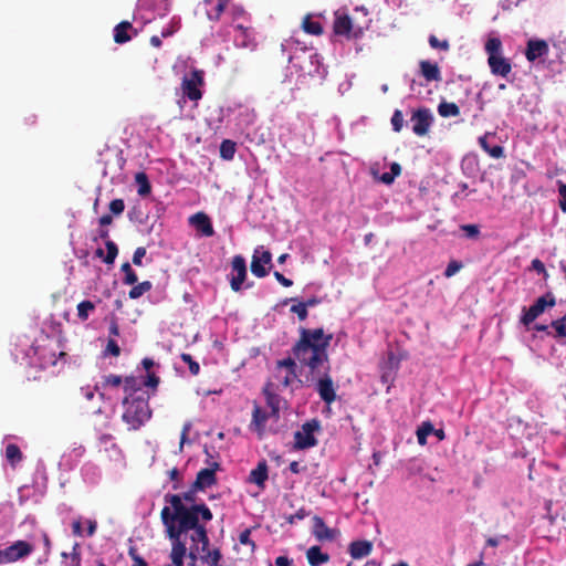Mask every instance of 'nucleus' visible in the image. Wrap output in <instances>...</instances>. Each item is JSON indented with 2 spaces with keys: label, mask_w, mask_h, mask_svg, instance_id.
I'll return each mask as SVG.
<instances>
[{
  "label": "nucleus",
  "mask_w": 566,
  "mask_h": 566,
  "mask_svg": "<svg viewBox=\"0 0 566 566\" xmlns=\"http://www.w3.org/2000/svg\"><path fill=\"white\" fill-rule=\"evenodd\" d=\"M502 43L497 38H490L485 44V51L489 56H496L501 54Z\"/></svg>",
  "instance_id": "a19ab883"
},
{
  "label": "nucleus",
  "mask_w": 566,
  "mask_h": 566,
  "mask_svg": "<svg viewBox=\"0 0 566 566\" xmlns=\"http://www.w3.org/2000/svg\"><path fill=\"white\" fill-rule=\"evenodd\" d=\"M371 172L375 178H377L379 181H381L386 185H391L395 180L394 175H391L390 172H385L382 175H378L375 169H373Z\"/></svg>",
  "instance_id": "4d7b16f0"
},
{
  "label": "nucleus",
  "mask_w": 566,
  "mask_h": 566,
  "mask_svg": "<svg viewBox=\"0 0 566 566\" xmlns=\"http://www.w3.org/2000/svg\"><path fill=\"white\" fill-rule=\"evenodd\" d=\"M461 230L465 233L468 238L475 239L480 234V229L475 224H464L461 227Z\"/></svg>",
  "instance_id": "3c124183"
},
{
  "label": "nucleus",
  "mask_w": 566,
  "mask_h": 566,
  "mask_svg": "<svg viewBox=\"0 0 566 566\" xmlns=\"http://www.w3.org/2000/svg\"><path fill=\"white\" fill-rule=\"evenodd\" d=\"M6 459L13 469L17 467L19 462L22 461L23 454L18 444L9 443L6 447Z\"/></svg>",
  "instance_id": "cd10ccee"
},
{
  "label": "nucleus",
  "mask_w": 566,
  "mask_h": 566,
  "mask_svg": "<svg viewBox=\"0 0 566 566\" xmlns=\"http://www.w3.org/2000/svg\"><path fill=\"white\" fill-rule=\"evenodd\" d=\"M433 116L429 109H418L411 117L412 130L418 136H423L429 132Z\"/></svg>",
  "instance_id": "9b49d317"
},
{
  "label": "nucleus",
  "mask_w": 566,
  "mask_h": 566,
  "mask_svg": "<svg viewBox=\"0 0 566 566\" xmlns=\"http://www.w3.org/2000/svg\"><path fill=\"white\" fill-rule=\"evenodd\" d=\"M128 555L134 562L132 566H147L145 559L137 553L136 547L130 546L128 549Z\"/></svg>",
  "instance_id": "de8ad7c7"
},
{
  "label": "nucleus",
  "mask_w": 566,
  "mask_h": 566,
  "mask_svg": "<svg viewBox=\"0 0 566 566\" xmlns=\"http://www.w3.org/2000/svg\"><path fill=\"white\" fill-rule=\"evenodd\" d=\"M105 247L107 250L106 256L104 258V262L107 264H113L117 254H118V248L115 242L112 240L105 241Z\"/></svg>",
  "instance_id": "79ce46f5"
},
{
  "label": "nucleus",
  "mask_w": 566,
  "mask_h": 566,
  "mask_svg": "<svg viewBox=\"0 0 566 566\" xmlns=\"http://www.w3.org/2000/svg\"><path fill=\"white\" fill-rule=\"evenodd\" d=\"M94 310H95V304L92 301H88V300L82 301L77 304V317L82 322H85L88 318L90 314L92 312H94Z\"/></svg>",
  "instance_id": "72a5a7b5"
},
{
  "label": "nucleus",
  "mask_w": 566,
  "mask_h": 566,
  "mask_svg": "<svg viewBox=\"0 0 566 566\" xmlns=\"http://www.w3.org/2000/svg\"><path fill=\"white\" fill-rule=\"evenodd\" d=\"M250 534H251V531L250 530H244L240 536H239V542L242 544V545H250L252 549L255 548V543L250 538Z\"/></svg>",
  "instance_id": "864d4df0"
},
{
  "label": "nucleus",
  "mask_w": 566,
  "mask_h": 566,
  "mask_svg": "<svg viewBox=\"0 0 566 566\" xmlns=\"http://www.w3.org/2000/svg\"><path fill=\"white\" fill-rule=\"evenodd\" d=\"M221 557L222 556L219 548L207 551V554L201 555V559L210 566H219Z\"/></svg>",
  "instance_id": "58836bf2"
},
{
  "label": "nucleus",
  "mask_w": 566,
  "mask_h": 566,
  "mask_svg": "<svg viewBox=\"0 0 566 566\" xmlns=\"http://www.w3.org/2000/svg\"><path fill=\"white\" fill-rule=\"evenodd\" d=\"M247 277L245 259L242 255H234L231 261V279L230 286L234 292L242 289V284Z\"/></svg>",
  "instance_id": "6e6552de"
},
{
  "label": "nucleus",
  "mask_w": 566,
  "mask_h": 566,
  "mask_svg": "<svg viewBox=\"0 0 566 566\" xmlns=\"http://www.w3.org/2000/svg\"><path fill=\"white\" fill-rule=\"evenodd\" d=\"M124 412L122 420L128 426L129 430H138L151 418L148 396H129L123 400Z\"/></svg>",
  "instance_id": "7ed1b4c3"
},
{
  "label": "nucleus",
  "mask_w": 566,
  "mask_h": 566,
  "mask_svg": "<svg viewBox=\"0 0 566 566\" xmlns=\"http://www.w3.org/2000/svg\"><path fill=\"white\" fill-rule=\"evenodd\" d=\"M269 468L265 460L258 463L256 468L250 472L249 481L256 484L260 488L264 486L265 481L269 478Z\"/></svg>",
  "instance_id": "aec40b11"
},
{
  "label": "nucleus",
  "mask_w": 566,
  "mask_h": 566,
  "mask_svg": "<svg viewBox=\"0 0 566 566\" xmlns=\"http://www.w3.org/2000/svg\"><path fill=\"white\" fill-rule=\"evenodd\" d=\"M401 358L394 353H389L386 361L381 366V381L387 385V389L394 382L399 369Z\"/></svg>",
  "instance_id": "f8f14e48"
},
{
  "label": "nucleus",
  "mask_w": 566,
  "mask_h": 566,
  "mask_svg": "<svg viewBox=\"0 0 566 566\" xmlns=\"http://www.w3.org/2000/svg\"><path fill=\"white\" fill-rule=\"evenodd\" d=\"M488 62L492 73L494 74L506 76L511 72V64L501 54L496 56H489Z\"/></svg>",
  "instance_id": "412c9836"
},
{
  "label": "nucleus",
  "mask_w": 566,
  "mask_h": 566,
  "mask_svg": "<svg viewBox=\"0 0 566 566\" xmlns=\"http://www.w3.org/2000/svg\"><path fill=\"white\" fill-rule=\"evenodd\" d=\"M438 113L442 117H455L460 114V108L455 103L442 102L438 106Z\"/></svg>",
  "instance_id": "7c9ffc66"
},
{
  "label": "nucleus",
  "mask_w": 566,
  "mask_h": 566,
  "mask_svg": "<svg viewBox=\"0 0 566 566\" xmlns=\"http://www.w3.org/2000/svg\"><path fill=\"white\" fill-rule=\"evenodd\" d=\"M552 325L558 336H566V314L560 319L554 321Z\"/></svg>",
  "instance_id": "09e8293b"
},
{
  "label": "nucleus",
  "mask_w": 566,
  "mask_h": 566,
  "mask_svg": "<svg viewBox=\"0 0 566 566\" xmlns=\"http://www.w3.org/2000/svg\"><path fill=\"white\" fill-rule=\"evenodd\" d=\"M308 515V513L304 509H300L295 514H292L287 517V522L290 524L295 523L296 520H303Z\"/></svg>",
  "instance_id": "0e129e2a"
},
{
  "label": "nucleus",
  "mask_w": 566,
  "mask_h": 566,
  "mask_svg": "<svg viewBox=\"0 0 566 566\" xmlns=\"http://www.w3.org/2000/svg\"><path fill=\"white\" fill-rule=\"evenodd\" d=\"M220 469V463L212 462L209 468L201 469L196 476L193 484L195 489L200 491L212 486L217 483L216 471Z\"/></svg>",
  "instance_id": "9d476101"
},
{
  "label": "nucleus",
  "mask_w": 566,
  "mask_h": 566,
  "mask_svg": "<svg viewBox=\"0 0 566 566\" xmlns=\"http://www.w3.org/2000/svg\"><path fill=\"white\" fill-rule=\"evenodd\" d=\"M486 153L493 158H501L503 156V148L501 146L489 147Z\"/></svg>",
  "instance_id": "338daca9"
},
{
  "label": "nucleus",
  "mask_w": 566,
  "mask_h": 566,
  "mask_svg": "<svg viewBox=\"0 0 566 566\" xmlns=\"http://www.w3.org/2000/svg\"><path fill=\"white\" fill-rule=\"evenodd\" d=\"M237 29L241 32V34L235 38L237 44L242 48L254 49L256 43L253 38H250L249 29L243 28L241 24L237 25Z\"/></svg>",
  "instance_id": "c85d7f7f"
},
{
  "label": "nucleus",
  "mask_w": 566,
  "mask_h": 566,
  "mask_svg": "<svg viewBox=\"0 0 566 566\" xmlns=\"http://www.w3.org/2000/svg\"><path fill=\"white\" fill-rule=\"evenodd\" d=\"M123 384L125 392L139 390V387H136V379L134 377H126Z\"/></svg>",
  "instance_id": "680f3d73"
},
{
  "label": "nucleus",
  "mask_w": 566,
  "mask_h": 566,
  "mask_svg": "<svg viewBox=\"0 0 566 566\" xmlns=\"http://www.w3.org/2000/svg\"><path fill=\"white\" fill-rule=\"evenodd\" d=\"M101 389H105L107 387L117 388L123 384V378L118 375H106L103 377L102 381L98 382Z\"/></svg>",
  "instance_id": "4c0bfd02"
},
{
  "label": "nucleus",
  "mask_w": 566,
  "mask_h": 566,
  "mask_svg": "<svg viewBox=\"0 0 566 566\" xmlns=\"http://www.w3.org/2000/svg\"><path fill=\"white\" fill-rule=\"evenodd\" d=\"M71 566H81V553L78 551V544L73 546V551L70 554Z\"/></svg>",
  "instance_id": "052dcab7"
},
{
  "label": "nucleus",
  "mask_w": 566,
  "mask_h": 566,
  "mask_svg": "<svg viewBox=\"0 0 566 566\" xmlns=\"http://www.w3.org/2000/svg\"><path fill=\"white\" fill-rule=\"evenodd\" d=\"M106 353L117 357L120 354V348L115 339L109 338L106 346Z\"/></svg>",
  "instance_id": "5fc2aeb1"
},
{
  "label": "nucleus",
  "mask_w": 566,
  "mask_h": 566,
  "mask_svg": "<svg viewBox=\"0 0 566 566\" xmlns=\"http://www.w3.org/2000/svg\"><path fill=\"white\" fill-rule=\"evenodd\" d=\"M39 355L43 366H56L59 359L63 360L64 364L67 357V354L63 350H60L59 355H56V348L50 346L42 347Z\"/></svg>",
  "instance_id": "a211bd4d"
},
{
  "label": "nucleus",
  "mask_w": 566,
  "mask_h": 566,
  "mask_svg": "<svg viewBox=\"0 0 566 566\" xmlns=\"http://www.w3.org/2000/svg\"><path fill=\"white\" fill-rule=\"evenodd\" d=\"M203 72L193 70L190 76H185L181 83V90L185 96L190 101L197 102L202 97L200 86L203 85Z\"/></svg>",
  "instance_id": "0eeeda50"
},
{
  "label": "nucleus",
  "mask_w": 566,
  "mask_h": 566,
  "mask_svg": "<svg viewBox=\"0 0 566 566\" xmlns=\"http://www.w3.org/2000/svg\"><path fill=\"white\" fill-rule=\"evenodd\" d=\"M235 150V143L230 139H224L220 145V157L224 160H231L234 157Z\"/></svg>",
  "instance_id": "2f4dec72"
},
{
  "label": "nucleus",
  "mask_w": 566,
  "mask_h": 566,
  "mask_svg": "<svg viewBox=\"0 0 566 566\" xmlns=\"http://www.w3.org/2000/svg\"><path fill=\"white\" fill-rule=\"evenodd\" d=\"M193 484L190 490L180 494L167 493L164 501L169 504L163 507L160 520L165 526L166 536L171 542L170 558L174 566H184V558L187 555L186 542L182 535L189 533L198 523L210 522L213 517L211 510L205 503H196Z\"/></svg>",
  "instance_id": "f257e3e1"
},
{
  "label": "nucleus",
  "mask_w": 566,
  "mask_h": 566,
  "mask_svg": "<svg viewBox=\"0 0 566 566\" xmlns=\"http://www.w3.org/2000/svg\"><path fill=\"white\" fill-rule=\"evenodd\" d=\"M558 192L560 197L559 206L560 209L566 212V185L558 181Z\"/></svg>",
  "instance_id": "bf43d9fd"
},
{
  "label": "nucleus",
  "mask_w": 566,
  "mask_h": 566,
  "mask_svg": "<svg viewBox=\"0 0 566 566\" xmlns=\"http://www.w3.org/2000/svg\"><path fill=\"white\" fill-rule=\"evenodd\" d=\"M313 534L318 541H331L334 538L332 530L317 515L313 517Z\"/></svg>",
  "instance_id": "4be33fe9"
},
{
  "label": "nucleus",
  "mask_w": 566,
  "mask_h": 566,
  "mask_svg": "<svg viewBox=\"0 0 566 566\" xmlns=\"http://www.w3.org/2000/svg\"><path fill=\"white\" fill-rule=\"evenodd\" d=\"M276 566H291L292 559H290L287 556H279L275 559Z\"/></svg>",
  "instance_id": "774afa93"
},
{
  "label": "nucleus",
  "mask_w": 566,
  "mask_h": 566,
  "mask_svg": "<svg viewBox=\"0 0 566 566\" xmlns=\"http://www.w3.org/2000/svg\"><path fill=\"white\" fill-rule=\"evenodd\" d=\"M273 387L274 385L271 381H268L264 385L262 392L265 397L266 405L270 408V416L274 421H277L280 419L281 397L274 392Z\"/></svg>",
  "instance_id": "4468645a"
},
{
  "label": "nucleus",
  "mask_w": 566,
  "mask_h": 566,
  "mask_svg": "<svg viewBox=\"0 0 566 566\" xmlns=\"http://www.w3.org/2000/svg\"><path fill=\"white\" fill-rule=\"evenodd\" d=\"M555 305V297L551 294L539 297L534 305H532L522 317L524 325L531 324L536 319L547 307Z\"/></svg>",
  "instance_id": "1a4fd4ad"
},
{
  "label": "nucleus",
  "mask_w": 566,
  "mask_h": 566,
  "mask_svg": "<svg viewBox=\"0 0 566 566\" xmlns=\"http://www.w3.org/2000/svg\"><path fill=\"white\" fill-rule=\"evenodd\" d=\"M13 555L18 560L24 559L29 555H31L34 551V546L27 541H15L10 545Z\"/></svg>",
  "instance_id": "5701e85b"
},
{
  "label": "nucleus",
  "mask_w": 566,
  "mask_h": 566,
  "mask_svg": "<svg viewBox=\"0 0 566 566\" xmlns=\"http://www.w3.org/2000/svg\"><path fill=\"white\" fill-rule=\"evenodd\" d=\"M353 28V22L348 13L345 9H338L335 11V19L333 24V30L335 35H346L349 36V33Z\"/></svg>",
  "instance_id": "f3484780"
},
{
  "label": "nucleus",
  "mask_w": 566,
  "mask_h": 566,
  "mask_svg": "<svg viewBox=\"0 0 566 566\" xmlns=\"http://www.w3.org/2000/svg\"><path fill=\"white\" fill-rule=\"evenodd\" d=\"M548 53V44L544 40H530L526 49V59L530 62L544 56Z\"/></svg>",
  "instance_id": "6ab92c4d"
},
{
  "label": "nucleus",
  "mask_w": 566,
  "mask_h": 566,
  "mask_svg": "<svg viewBox=\"0 0 566 566\" xmlns=\"http://www.w3.org/2000/svg\"><path fill=\"white\" fill-rule=\"evenodd\" d=\"M306 558L311 566H321L329 560V556L321 551L319 546H312L306 552Z\"/></svg>",
  "instance_id": "b1692460"
},
{
  "label": "nucleus",
  "mask_w": 566,
  "mask_h": 566,
  "mask_svg": "<svg viewBox=\"0 0 566 566\" xmlns=\"http://www.w3.org/2000/svg\"><path fill=\"white\" fill-rule=\"evenodd\" d=\"M292 313L296 314L300 321H304L307 317V308L304 306L302 302H297L293 304L290 310Z\"/></svg>",
  "instance_id": "49530a36"
},
{
  "label": "nucleus",
  "mask_w": 566,
  "mask_h": 566,
  "mask_svg": "<svg viewBox=\"0 0 566 566\" xmlns=\"http://www.w3.org/2000/svg\"><path fill=\"white\" fill-rule=\"evenodd\" d=\"M135 181L138 186L137 192L139 196L146 197L151 192V186L145 172H137L135 176Z\"/></svg>",
  "instance_id": "c756f323"
},
{
  "label": "nucleus",
  "mask_w": 566,
  "mask_h": 566,
  "mask_svg": "<svg viewBox=\"0 0 566 566\" xmlns=\"http://www.w3.org/2000/svg\"><path fill=\"white\" fill-rule=\"evenodd\" d=\"M274 277L276 279V281L282 284L283 286L285 287H290L293 285V281L285 277L282 273H280L279 271H275L274 272Z\"/></svg>",
  "instance_id": "69168bd1"
},
{
  "label": "nucleus",
  "mask_w": 566,
  "mask_h": 566,
  "mask_svg": "<svg viewBox=\"0 0 566 566\" xmlns=\"http://www.w3.org/2000/svg\"><path fill=\"white\" fill-rule=\"evenodd\" d=\"M373 547L374 545L370 541H356V559L370 555Z\"/></svg>",
  "instance_id": "f704fd0d"
},
{
  "label": "nucleus",
  "mask_w": 566,
  "mask_h": 566,
  "mask_svg": "<svg viewBox=\"0 0 566 566\" xmlns=\"http://www.w3.org/2000/svg\"><path fill=\"white\" fill-rule=\"evenodd\" d=\"M421 74L427 81H440V70L437 64L430 63L428 61L420 62Z\"/></svg>",
  "instance_id": "a878e982"
},
{
  "label": "nucleus",
  "mask_w": 566,
  "mask_h": 566,
  "mask_svg": "<svg viewBox=\"0 0 566 566\" xmlns=\"http://www.w3.org/2000/svg\"><path fill=\"white\" fill-rule=\"evenodd\" d=\"M429 43L433 49L449 50L448 41H439L434 35L429 38Z\"/></svg>",
  "instance_id": "13d9d810"
},
{
  "label": "nucleus",
  "mask_w": 566,
  "mask_h": 566,
  "mask_svg": "<svg viewBox=\"0 0 566 566\" xmlns=\"http://www.w3.org/2000/svg\"><path fill=\"white\" fill-rule=\"evenodd\" d=\"M260 250L255 249L254 254L252 256L251 261V272L256 277H264L268 275V270L265 269L264 264H270L272 261V254L270 251L265 250L262 251L261 255H259Z\"/></svg>",
  "instance_id": "ddd939ff"
},
{
  "label": "nucleus",
  "mask_w": 566,
  "mask_h": 566,
  "mask_svg": "<svg viewBox=\"0 0 566 566\" xmlns=\"http://www.w3.org/2000/svg\"><path fill=\"white\" fill-rule=\"evenodd\" d=\"M81 391L86 400H92L94 398L95 392H98L101 398L104 397V394L101 391L99 384H96L93 388L87 386L81 388Z\"/></svg>",
  "instance_id": "c03bdc74"
},
{
  "label": "nucleus",
  "mask_w": 566,
  "mask_h": 566,
  "mask_svg": "<svg viewBox=\"0 0 566 566\" xmlns=\"http://www.w3.org/2000/svg\"><path fill=\"white\" fill-rule=\"evenodd\" d=\"M391 124L395 132H400L403 126V115L400 111H396L391 117Z\"/></svg>",
  "instance_id": "8fccbe9b"
},
{
  "label": "nucleus",
  "mask_w": 566,
  "mask_h": 566,
  "mask_svg": "<svg viewBox=\"0 0 566 566\" xmlns=\"http://www.w3.org/2000/svg\"><path fill=\"white\" fill-rule=\"evenodd\" d=\"M153 287V284L150 281H144L138 284H134V286L130 289L128 295L132 300L139 298L145 293L149 292Z\"/></svg>",
  "instance_id": "473e14b6"
},
{
  "label": "nucleus",
  "mask_w": 566,
  "mask_h": 566,
  "mask_svg": "<svg viewBox=\"0 0 566 566\" xmlns=\"http://www.w3.org/2000/svg\"><path fill=\"white\" fill-rule=\"evenodd\" d=\"M133 29V25L128 21H122L114 28V41L118 44L128 42L132 36L128 31Z\"/></svg>",
  "instance_id": "393cba45"
},
{
  "label": "nucleus",
  "mask_w": 566,
  "mask_h": 566,
  "mask_svg": "<svg viewBox=\"0 0 566 566\" xmlns=\"http://www.w3.org/2000/svg\"><path fill=\"white\" fill-rule=\"evenodd\" d=\"M189 223L203 237H212L214 234L209 216L202 211L192 214L189 218Z\"/></svg>",
  "instance_id": "dca6fc26"
},
{
  "label": "nucleus",
  "mask_w": 566,
  "mask_h": 566,
  "mask_svg": "<svg viewBox=\"0 0 566 566\" xmlns=\"http://www.w3.org/2000/svg\"><path fill=\"white\" fill-rule=\"evenodd\" d=\"M321 428L319 421L312 419L302 424L301 430L294 433V449L304 450L317 444V440L314 436Z\"/></svg>",
  "instance_id": "423d86ee"
},
{
  "label": "nucleus",
  "mask_w": 566,
  "mask_h": 566,
  "mask_svg": "<svg viewBox=\"0 0 566 566\" xmlns=\"http://www.w3.org/2000/svg\"><path fill=\"white\" fill-rule=\"evenodd\" d=\"M462 269V264L458 261H451L444 272V275L447 277L453 276L455 273H458Z\"/></svg>",
  "instance_id": "603ef678"
},
{
  "label": "nucleus",
  "mask_w": 566,
  "mask_h": 566,
  "mask_svg": "<svg viewBox=\"0 0 566 566\" xmlns=\"http://www.w3.org/2000/svg\"><path fill=\"white\" fill-rule=\"evenodd\" d=\"M227 3L228 2H226L223 0H219L218 3L211 10H209L207 12L208 19L210 21H218V20H220L222 13L224 12Z\"/></svg>",
  "instance_id": "ea45409f"
},
{
  "label": "nucleus",
  "mask_w": 566,
  "mask_h": 566,
  "mask_svg": "<svg viewBox=\"0 0 566 566\" xmlns=\"http://www.w3.org/2000/svg\"><path fill=\"white\" fill-rule=\"evenodd\" d=\"M296 358L287 357L277 360L274 369V377L279 380L280 386L277 388L285 389L290 387L294 381L302 382L297 377V365Z\"/></svg>",
  "instance_id": "20e7f679"
},
{
  "label": "nucleus",
  "mask_w": 566,
  "mask_h": 566,
  "mask_svg": "<svg viewBox=\"0 0 566 566\" xmlns=\"http://www.w3.org/2000/svg\"><path fill=\"white\" fill-rule=\"evenodd\" d=\"M269 419H272L270 412H266L256 402H254L250 429L255 431L260 438H262L265 432V424Z\"/></svg>",
  "instance_id": "2eb2a0df"
},
{
  "label": "nucleus",
  "mask_w": 566,
  "mask_h": 566,
  "mask_svg": "<svg viewBox=\"0 0 566 566\" xmlns=\"http://www.w3.org/2000/svg\"><path fill=\"white\" fill-rule=\"evenodd\" d=\"M120 270L125 274L124 280H123L124 284L134 285L137 283V281H138L137 274L132 269V266L128 262L122 264Z\"/></svg>",
  "instance_id": "c9c22d12"
},
{
  "label": "nucleus",
  "mask_w": 566,
  "mask_h": 566,
  "mask_svg": "<svg viewBox=\"0 0 566 566\" xmlns=\"http://www.w3.org/2000/svg\"><path fill=\"white\" fill-rule=\"evenodd\" d=\"M433 432V426L430 422H422L417 429V439L420 446H424L427 437Z\"/></svg>",
  "instance_id": "e433bc0d"
},
{
  "label": "nucleus",
  "mask_w": 566,
  "mask_h": 566,
  "mask_svg": "<svg viewBox=\"0 0 566 566\" xmlns=\"http://www.w3.org/2000/svg\"><path fill=\"white\" fill-rule=\"evenodd\" d=\"M189 538L192 542L190 547L189 557L192 559L191 566H195L197 553L201 555L207 554L209 549V537L206 528V523H198L195 528H189Z\"/></svg>",
  "instance_id": "39448f33"
},
{
  "label": "nucleus",
  "mask_w": 566,
  "mask_h": 566,
  "mask_svg": "<svg viewBox=\"0 0 566 566\" xmlns=\"http://www.w3.org/2000/svg\"><path fill=\"white\" fill-rule=\"evenodd\" d=\"M302 29L305 33L311 35H322L324 30L319 21L313 20L311 14H307L302 22Z\"/></svg>",
  "instance_id": "bb28decb"
},
{
  "label": "nucleus",
  "mask_w": 566,
  "mask_h": 566,
  "mask_svg": "<svg viewBox=\"0 0 566 566\" xmlns=\"http://www.w3.org/2000/svg\"><path fill=\"white\" fill-rule=\"evenodd\" d=\"M159 384V377L156 376L154 373H148L146 376V380L144 381V385L146 387L156 388Z\"/></svg>",
  "instance_id": "e2e57ef3"
},
{
  "label": "nucleus",
  "mask_w": 566,
  "mask_h": 566,
  "mask_svg": "<svg viewBox=\"0 0 566 566\" xmlns=\"http://www.w3.org/2000/svg\"><path fill=\"white\" fill-rule=\"evenodd\" d=\"M146 255V248L138 247L133 254V263L137 266L142 265V260Z\"/></svg>",
  "instance_id": "6e6d98bb"
},
{
  "label": "nucleus",
  "mask_w": 566,
  "mask_h": 566,
  "mask_svg": "<svg viewBox=\"0 0 566 566\" xmlns=\"http://www.w3.org/2000/svg\"><path fill=\"white\" fill-rule=\"evenodd\" d=\"M332 338L333 335L325 334L323 328L310 329L302 327L300 338L292 347L293 356L310 370L307 380L316 381V390L326 403L333 402L336 398L334 384L328 375L327 348Z\"/></svg>",
  "instance_id": "f03ea898"
},
{
  "label": "nucleus",
  "mask_w": 566,
  "mask_h": 566,
  "mask_svg": "<svg viewBox=\"0 0 566 566\" xmlns=\"http://www.w3.org/2000/svg\"><path fill=\"white\" fill-rule=\"evenodd\" d=\"M109 211L115 214V216H119L124 212L125 210V203H124V200L123 199H114L109 202Z\"/></svg>",
  "instance_id": "a18cd8bd"
},
{
  "label": "nucleus",
  "mask_w": 566,
  "mask_h": 566,
  "mask_svg": "<svg viewBox=\"0 0 566 566\" xmlns=\"http://www.w3.org/2000/svg\"><path fill=\"white\" fill-rule=\"evenodd\" d=\"M180 358L184 363H186L189 366L190 374L193 376H197L200 371V365L193 360L192 356L187 353H182L180 355Z\"/></svg>",
  "instance_id": "37998d69"
}]
</instances>
